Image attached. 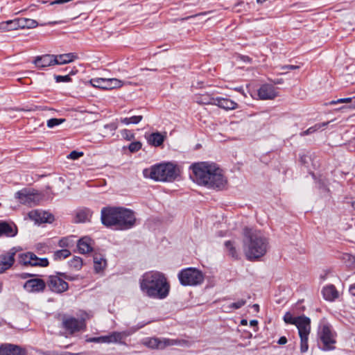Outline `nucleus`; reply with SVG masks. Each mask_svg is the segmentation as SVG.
<instances>
[{
	"label": "nucleus",
	"instance_id": "1",
	"mask_svg": "<svg viewBox=\"0 0 355 355\" xmlns=\"http://www.w3.org/2000/svg\"><path fill=\"white\" fill-rule=\"evenodd\" d=\"M193 179L198 184L208 188L224 189L227 184V180L223 170L214 163L198 162L191 166Z\"/></svg>",
	"mask_w": 355,
	"mask_h": 355
},
{
	"label": "nucleus",
	"instance_id": "2",
	"mask_svg": "<svg viewBox=\"0 0 355 355\" xmlns=\"http://www.w3.org/2000/svg\"><path fill=\"white\" fill-rule=\"evenodd\" d=\"M101 220L104 225L118 230L133 227L137 221L135 212L123 207H105L101 211Z\"/></svg>",
	"mask_w": 355,
	"mask_h": 355
},
{
	"label": "nucleus",
	"instance_id": "3",
	"mask_svg": "<svg viewBox=\"0 0 355 355\" xmlns=\"http://www.w3.org/2000/svg\"><path fill=\"white\" fill-rule=\"evenodd\" d=\"M243 235V250L248 260L256 261L265 255L268 241L261 231L245 227Z\"/></svg>",
	"mask_w": 355,
	"mask_h": 355
},
{
	"label": "nucleus",
	"instance_id": "4",
	"mask_svg": "<svg viewBox=\"0 0 355 355\" xmlns=\"http://www.w3.org/2000/svg\"><path fill=\"white\" fill-rule=\"evenodd\" d=\"M141 290L148 297L164 299L169 293L170 285L164 275L158 271L144 273L139 279Z\"/></svg>",
	"mask_w": 355,
	"mask_h": 355
},
{
	"label": "nucleus",
	"instance_id": "5",
	"mask_svg": "<svg viewBox=\"0 0 355 355\" xmlns=\"http://www.w3.org/2000/svg\"><path fill=\"white\" fill-rule=\"evenodd\" d=\"M145 177H149L156 181L171 182L177 176L175 167L170 163L160 164L144 171Z\"/></svg>",
	"mask_w": 355,
	"mask_h": 355
},
{
	"label": "nucleus",
	"instance_id": "6",
	"mask_svg": "<svg viewBox=\"0 0 355 355\" xmlns=\"http://www.w3.org/2000/svg\"><path fill=\"white\" fill-rule=\"evenodd\" d=\"M180 284L184 286H196L203 283L205 277L202 272L196 268H187L178 275Z\"/></svg>",
	"mask_w": 355,
	"mask_h": 355
},
{
	"label": "nucleus",
	"instance_id": "7",
	"mask_svg": "<svg viewBox=\"0 0 355 355\" xmlns=\"http://www.w3.org/2000/svg\"><path fill=\"white\" fill-rule=\"evenodd\" d=\"M184 341L169 338H148L143 340L142 344L153 349H164L166 347L180 345Z\"/></svg>",
	"mask_w": 355,
	"mask_h": 355
},
{
	"label": "nucleus",
	"instance_id": "8",
	"mask_svg": "<svg viewBox=\"0 0 355 355\" xmlns=\"http://www.w3.org/2000/svg\"><path fill=\"white\" fill-rule=\"evenodd\" d=\"M320 342L322 343V349L323 350H331L334 349V345L336 343V339L334 332L327 324H323L320 327L318 331Z\"/></svg>",
	"mask_w": 355,
	"mask_h": 355
},
{
	"label": "nucleus",
	"instance_id": "9",
	"mask_svg": "<svg viewBox=\"0 0 355 355\" xmlns=\"http://www.w3.org/2000/svg\"><path fill=\"white\" fill-rule=\"evenodd\" d=\"M90 84L102 89H114L121 87L124 83L117 78H95L89 80Z\"/></svg>",
	"mask_w": 355,
	"mask_h": 355
},
{
	"label": "nucleus",
	"instance_id": "10",
	"mask_svg": "<svg viewBox=\"0 0 355 355\" xmlns=\"http://www.w3.org/2000/svg\"><path fill=\"white\" fill-rule=\"evenodd\" d=\"M132 333V331H114L109 335L90 338L89 341L93 343H123V340L129 336Z\"/></svg>",
	"mask_w": 355,
	"mask_h": 355
},
{
	"label": "nucleus",
	"instance_id": "11",
	"mask_svg": "<svg viewBox=\"0 0 355 355\" xmlns=\"http://www.w3.org/2000/svg\"><path fill=\"white\" fill-rule=\"evenodd\" d=\"M19 261L24 266L45 267L49 265V261L47 259L38 258L32 252H26L21 254L19 257Z\"/></svg>",
	"mask_w": 355,
	"mask_h": 355
},
{
	"label": "nucleus",
	"instance_id": "12",
	"mask_svg": "<svg viewBox=\"0 0 355 355\" xmlns=\"http://www.w3.org/2000/svg\"><path fill=\"white\" fill-rule=\"evenodd\" d=\"M85 318L83 317L80 320L73 317H67L63 319L62 325L70 334H73L85 327Z\"/></svg>",
	"mask_w": 355,
	"mask_h": 355
},
{
	"label": "nucleus",
	"instance_id": "13",
	"mask_svg": "<svg viewBox=\"0 0 355 355\" xmlns=\"http://www.w3.org/2000/svg\"><path fill=\"white\" fill-rule=\"evenodd\" d=\"M17 197L21 203L31 207L36 205L40 200V196L37 193L28 189L18 191Z\"/></svg>",
	"mask_w": 355,
	"mask_h": 355
},
{
	"label": "nucleus",
	"instance_id": "14",
	"mask_svg": "<svg viewBox=\"0 0 355 355\" xmlns=\"http://www.w3.org/2000/svg\"><path fill=\"white\" fill-rule=\"evenodd\" d=\"M47 286L51 291L57 293L68 289V284L58 275H51L49 277Z\"/></svg>",
	"mask_w": 355,
	"mask_h": 355
},
{
	"label": "nucleus",
	"instance_id": "15",
	"mask_svg": "<svg viewBox=\"0 0 355 355\" xmlns=\"http://www.w3.org/2000/svg\"><path fill=\"white\" fill-rule=\"evenodd\" d=\"M55 55L45 54L35 58L33 64L40 69L56 64Z\"/></svg>",
	"mask_w": 355,
	"mask_h": 355
},
{
	"label": "nucleus",
	"instance_id": "16",
	"mask_svg": "<svg viewBox=\"0 0 355 355\" xmlns=\"http://www.w3.org/2000/svg\"><path fill=\"white\" fill-rule=\"evenodd\" d=\"M258 96L261 100H272L278 96V92L274 86L264 84L259 89Z\"/></svg>",
	"mask_w": 355,
	"mask_h": 355
},
{
	"label": "nucleus",
	"instance_id": "17",
	"mask_svg": "<svg viewBox=\"0 0 355 355\" xmlns=\"http://www.w3.org/2000/svg\"><path fill=\"white\" fill-rule=\"evenodd\" d=\"M295 326L298 329L300 336L309 335L311 331V320L308 317L305 315L298 316Z\"/></svg>",
	"mask_w": 355,
	"mask_h": 355
},
{
	"label": "nucleus",
	"instance_id": "18",
	"mask_svg": "<svg viewBox=\"0 0 355 355\" xmlns=\"http://www.w3.org/2000/svg\"><path fill=\"white\" fill-rule=\"evenodd\" d=\"M28 216L37 223H51L53 220V216L51 214L41 210L32 211Z\"/></svg>",
	"mask_w": 355,
	"mask_h": 355
},
{
	"label": "nucleus",
	"instance_id": "19",
	"mask_svg": "<svg viewBox=\"0 0 355 355\" xmlns=\"http://www.w3.org/2000/svg\"><path fill=\"white\" fill-rule=\"evenodd\" d=\"M46 284L41 279H31L26 281L24 288L30 293L40 292L45 288Z\"/></svg>",
	"mask_w": 355,
	"mask_h": 355
},
{
	"label": "nucleus",
	"instance_id": "20",
	"mask_svg": "<svg viewBox=\"0 0 355 355\" xmlns=\"http://www.w3.org/2000/svg\"><path fill=\"white\" fill-rule=\"evenodd\" d=\"M145 138L146 139L148 144L155 147H158L162 146L166 139V132H155L150 134H146Z\"/></svg>",
	"mask_w": 355,
	"mask_h": 355
},
{
	"label": "nucleus",
	"instance_id": "21",
	"mask_svg": "<svg viewBox=\"0 0 355 355\" xmlns=\"http://www.w3.org/2000/svg\"><path fill=\"white\" fill-rule=\"evenodd\" d=\"M16 250L11 249L1 257V272L10 268L15 262V255Z\"/></svg>",
	"mask_w": 355,
	"mask_h": 355
},
{
	"label": "nucleus",
	"instance_id": "22",
	"mask_svg": "<svg viewBox=\"0 0 355 355\" xmlns=\"http://www.w3.org/2000/svg\"><path fill=\"white\" fill-rule=\"evenodd\" d=\"M215 105L224 109L225 110H236L239 107L238 104L234 101L227 98L216 97L215 100Z\"/></svg>",
	"mask_w": 355,
	"mask_h": 355
},
{
	"label": "nucleus",
	"instance_id": "23",
	"mask_svg": "<svg viewBox=\"0 0 355 355\" xmlns=\"http://www.w3.org/2000/svg\"><path fill=\"white\" fill-rule=\"evenodd\" d=\"M93 245L94 242L89 237L84 236L78 240L77 246L80 253L86 254L92 252Z\"/></svg>",
	"mask_w": 355,
	"mask_h": 355
},
{
	"label": "nucleus",
	"instance_id": "24",
	"mask_svg": "<svg viewBox=\"0 0 355 355\" xmlns=\"http://www.w3.org/2000/svg\"><path fill=\"white\" fill-rule=\"evenodd\" d=\"M18 232L16 225L13 222L1 221V235L13 237Z\"/></svg>",
	"mask_w": 355,
	"mask_h": 355
},
{
	"label": "nucleus",
	"instance_id": "25",
	"mask_svg": "<svg viewBox=\"0 0 355 355\" xmlns=\"http://www.w3.org/2000/svg\"><path fill=\"white\" fill-rule=\"evenodd\" d=\"M56 64H65L70 63L78 58V55L73 53H69L60 55H55Z\"/></svg>",
	"mask_w": 355,
	"mask_h": 355
},
{
	"label": "nucleus",
	"instance_id": "26",
	"mask_svg": "<svg viewBox=\"0 0 355 355\" xmlns=\"http://www.w3.org/2000/svg\"><path fill=\"white\" fill-rule=\"evenodd\" d=\"M323 297L325 300L333 301L338 297V293L334 285H328L322 290Z\"/></svg>",
	"mask_w": 355,
	"mask_h": 355
},
{
	"label": "nucleus",
	"instance_id": "27",
	"mask_svg": "<svg viewBox=\"0 0 355 355\" xmlns=\"http://www.w3.org/2000/svg\"><path fill=\"white\" fill-rule=\"evenodd\" d=\"M1 355H21V350L17 345L3 344L1 345Z\"/></svg>",
	"mask_w": 355,
	"mask_h": 355
},
{
	"label": "nucleus",
	"instance_id": "28",
	"mask_svg": "<svg viewBox=\"0 0 355 355\" xmlns=\"http://www.w3.org/2000/svg\"><path fill=\"white\" fill-rule=\"evenodd\" d=\"M92 213L88 209H83L77 211L76 214L75 220L77 223H85L89 221L92 217Z\"/></svg>",
	"mask_w": 355,
	"mask_h": 355
},
{
	"label": "nucleus",
	"instance_id": "29",
	"mask_svg": "<svg viewBox=\"0 0 355 355\" xmlns=\"http://www.w3.org/2000/svg\"><path fill=\"white\" fill-rule=\"evenodd\" d=\"M106 260L101 254L94 255V268L96 272H101L106 266Z\"/></svg>",
	"mask_w": 355,
	"mask_h": 355
},
{
	"label": "nucleus",
	"instance_id": "30",
	"mask_svg": "<svg viewBox=\"0 0 355 355\" xmlns=\"http://www.w3.org/2000/svg\"><path fill=\"white\" fill-rule=\"evenodd\" d=\"M329 123V122H324V123H317V124L314 125L313 126L310 127L306 130L300 132V135L301 137H304L306 135L312 134V133L318 131L320 128H324L325 126H327L328 125Z\"/></svg>",
	"mask_w": 355,
	"mask_h": 355
},
{
	"label": "nucleus",
	"instance_id": "31",
	"mask_svg": "<svg viewBox=\"0 0 355 355\" xmlns=\"http://www.w3.org/2000/svg\"><path fill=\"white\" fill-rule=\"evenodd\" d=\"M216 98L211 97L208 94H202L197 98V102L200 104L214 105Z\"/></svg>",
	"mask_w": 355,
	"mask_h": 355
},
{
	"label": "nucleus",
	"instance_id": "32",
	"mask_svg": "<svg viewBox=\"0 0 355 355\" xmlns=\"http://www.w3.org/2000/svg\"><path fill=\"white\" fill-rule=\"evenodd\" d=\"M143 119V116H133L131 117H125L121 119V122L125 125L129 124H137L139 123Z\"/></svg>",
	"mask_w": 355,
	"mask_h": 355
},
{
	"label": "nucleus",
	"instance_id": "33",
	"mask_svg": "<svg viewBox=\"0 0 355 355\" xmlns=\"http://www.w3.org/2000/svg\"><path fill=\"white\" fill-rule=\"evenodd\" d=\"M16 21L15 19L8 20L6 21L1 22V31H10L13 30H17L18 28L15 25Z\"/></svg>",
	"mask_w": 355,
	"mask_h": 355
},
{
	"label": "nucleus",
	"instance_id": "34",
	"mask_svg": "<svg viewBox=\"0 0 355 355\" xmlns=\"http://www.w3.org/2000/svg\"><path fill=\"white\" fill-rule=\"evenodd\" d=\"M225 248H226L227 251L228 252L229 254L232 257L235 258V259L238 258L237 252H236V248L232 241H226L225 243Z\"/></svg>",
	"mask_w": 355,
	"mask_h": 355
},
{
	"label": "nucleus",
	"instance_id": "35",
	"mask_svg": "<svg viewBox=\"0 0 355 355\" xmlns=\"http://www.w3.org/2000/svg\"><path fill=\"white\" fill-rule=\"evenodd\" d=\"M71 254V252L69 250L67 249L60 250H57L54 252V259L55 260H61L62 259L67 258Z\"/></svg>",
	"mask_w": 355,
	"mask_h": 355
},
{
	"label": "nucleus",
	"instance_id": "36",
	"mask_svg": "<svg viewBox=\"0 0 355 355\" xmlns=\"http://www.w3.org/2000/svg\"><path fill=\"white\" fill-rule=\"evenodd\" d=\"M65 119H51L47 121L46 125L49 128H53L55 126L59 125L65 121Z\"/></svg>",
	"mask_w": 355,
	"mask_h": 355
},
{
	"label": "nucleus",
	"instance_id": "37",
	"mask_svg": "<svg viewBox=\"0 0 355 355\" xmlns=\"http://www.w3.org/2000/svg\"><path fill=\"white\" fill-rule=\"evenodd\" d=\"M298 320V317H293L290 312H286L284 315V321L287 324H295Z\"/></svg>",
	"mask_w": 355,
	"mask_h": 355
},
{
	"label": "nucleus",
	"instance_id": "38",
	"mask_svg": "<svg viewBox=\"0 0 355 355\" xmlns=\"http://www.w3.org/2000/svg\"><path fill=\"white\" fill-rule=\"evenodd\" d=\"M300 337V351L302 353H304L308 350V337L309 336H303Z\"/></svg>",
	"mask_w": 355,
	"mask_h": 355
},
{
	"label": "nucleus",
	"instance_id": "39",
	"mask_svg": "<svg viewBox=\"0 0 355 355\" xmlns=\"http://www.w3.org/2000/svg\"><path fill=\"white\" fill-rule=\"evenodd\" d=\"M121 133L123 138L127 141H131L135 138V134L129 130H122Z\"/></svg>",
	"mask_w": 355,
	"mask_h": 355
},
{
	"label": "nucleus",
	"instance_id": "40",
	"mask_svg": "<svg viewBox=\"0 0 355 355\" xmlns=\"http://www.w3.org/2000/svg\"><path fill=\"white\" fill-rule=\"evenodd\" d=\"M142 144L140 141H134L129 145L128 149L131 153H135L139 150Z\"/></svg>",
	"mask_w": 355,
	"mask_h": 355
},
{
	"label": "nucleus",
	"instance_id": "41",
	"mask_svg": "<svg viewBox=\"0 0 355 355\" xmlns=\"http://www.w3.org/2000/svg\"><path fill=\"white\" fill-rule=\"evenodd\" d=\"M16 24H15V26L19 28H26V18H18L15 19Z\"/></svg>",
	"mask_w": 355,
	"mask_h": 355
},
{
	"label": "nucleus",
	"instance_id": "42",
	"mask_svg": "<svg viewBox=\"0 0 355 355\" xmlns=\"http://www.w3.org/2000/svg\"><path fill=\"white\" fill-rule=\"evenodd\" d=\"M82 156H83V152H78V151L73 150V151L71 152L67 155V158L75 160V159H78L79 157H80Z\"/></svg>",
	"mask_w": 355,
	"mask_h": 355
},
{
	"label": "nucleus",
	"instance_id": "43",
	"mask_svg": "<svg viewBox=\"0 0 355 355\" xmlns=\"http://www.w3.org/2000/svg\"><path fill=\"white\" fill-rule=\"evenodd\" d=\"M352 101V98H339L336 101H331L329 104L330 105H336L338 103H351Z\"/></svg>",
	"mask_w": 355,
	"mask_h": 355
},
{
	"label": "nucleus",
	"instance_id": "44",
	"mask_svg": "<svg viewBox=\"0 0 355 355\" xmlns=\"http://www.w3.org/2000/svg\"><path fill=\"white\" fill-rule=\"evenodd\" d=\"M245 303H246V301L245 300L242 299V300H239L236 302H234V303L231 304L229 307L233 308L235 309H238L241 308V306H243V305H245Z\"/></svg>",
	"mask_w": 355,
	"mask_h": 355
},
{
	"label": "nucleus",
	"instance_id": "45",
	"mask_svg": "<svg viewBox=\"0 0 355 355\" xmlns=\"http://www.w3.org/2000/svg\"><path fill=\"white\" fill-rule=\"evenodd\" d=\"M118 125L116 123L113 122L104 125L105 129H108L112 132V135L114 134V131L117 129Z\"/></svg>",
	"mask_w": 355,
	"mask_h": 355
},
{
	"label": "nucleus",
	"instance_id": "46",
	"mask_svg": "<svg viewBox=\"0 0 355 355\" xmlns=\"http://www.w3.org/2000/svg\"><path fill=\"white\" fill-rule=\"evenodd\" d=\"M26 28H33L37 27L38 23L34 19L26 18Z\"/></svg>",
	"mask_w": 355,
	"mask_h": 355
},
{
	"label": "nucleus",
	"instance_id": "47",
	"mask_svg": "<svg viewBox=\"0 0 355 355\" xmlns=\"http://www.w3.org/2000/svg\"><path fill=\"white\" fill-rule=\"evenodd\" d=\"M71 264L77 268H79L82 266V259L80 257H76L71 261Z\"/></svg>",
	"mask_w": 355,
	"mask_h": 355
},
{
	"label": "nucleus",
	"instance_id": "48",
	"mask_svg": "<svg viewBox=\"0 0 355 355\" xmlns=\"http://www.w3.org/2000/svg\"><path fill=\"white\" fill-rule=\"evenodd\" d=\"M56 82H69L71 80V78L67 75V76H56L55 77Z\"/></svg>",
	"mask_w": 355,
	"mask_h": 355
},
{
	"label": "nucleus",
	"instance_id": "49",
	"mask_svg": "<svg viewBox=\"0 0 355 355\" xmlns=\"http://www.w3.org/2000/svg\"><path fill=\"white\" fill-rule=\"evenodd\" d=\"M70 238H63L59 241V245L60 247H67L70 244Z\"/></svg>",
	"mask_w": 355,
	"mask_h": 355
},
{
	"label": "nucleus",
	"instance_id": "50",
	"mask_svg": "<svg viewBox=\"0 0 355 355\" xmlns=\"http://www.w3.org/2000/svg\"><path fill=\"white\" fill-rule=\"evenodd\" d=\"M299 67L298 66H296V65H286V66H284L282 67V69L283 70H286V69H298Z\"/></svg>",
	"mask_w": 355,
	"mask_h": 355
},
{
	"label": "nucleus",
	"instance_id": "51",
	"mask_svg": "<svg viewBox=\"0 0 355 355\" xmlns=\"http://www.w3.org/2000/svg\"><path fill=\"white\" fill-rule=\"evenodd\" d=\"M277 343L279 345H285L287 343V338L285 336H282Z\"/></svg>",
	"mask_w": 355,
	"mask_h": 355
},
{
	"label": "nucleus",
	"instance_id": "52",
	"mask_svg": "<svg viewBox=\"0 0 355 355\" xmlns=\"http://www.w3.org/2000/svg\"><path fill=\"white\" fill-rule=\"evenodd\" d=\"M349 292L352 295H355V285H352L350 286Z\"/></svg>",
	"mask_w": 355,
	"mask_h": 355
},
{
	"label": "nucleus",
	"instance_id": "53",
	"mask_svg": "<svg viewBox=\"0 0 355 355\" xmlns=\"http://www.w3.org/2000/svg\"><path fill=\"white\" fill-rule=\"evenodd\" d=\"M283 82H284V81H283V80H282V79H277V80H275L273 81V83H274L275 85H279V84H282V83H283Z\"/></svg>",
	"mask_w": 355,
	"mask_h": 355
},
{
	"label": "nucleus",
	"instance_id": "54",
	"mask_svg": "<svg viewBox=\"0 0 355 355\" xmlns=\"http://www.w3.org/2000/svg\"><path fill=\"white\" fill-rule=\"evenodd\" d=\"M257 324H258V322L256 320H250V324L251 326H257Z\"/></svg>",
	"mask_w": 355,
	"mask_h": 355
},
{
	"label": "nucleus",
	"instance_id": "55",
	"mask_svg": "<svg viewBox=\"0 0 355 355\" xmlns=\"http://www.w3.org/2000/svg\"><path fill=\"white\" fill-rule=\"evenodd\" d=\"M235 90L241 92L244 96H246L245 93L243 92V90L241 88H236Z\"/></svg>",
	"mask_w": 355,
	"mask_h": 355
},
{
	"label": "nucleus",
	"instance_id": "56",
	"mask_svg": "<svg viewBox=\"0 0 355 355\" xmlns=\"http://www.w3.org/2000/svg\"><path fill=\"white\" fill-rule=\"evenodd\" d=\"M30 276H31V275L28 274V273H25V274L21 275V277L22 278H26V277H30Z\"/></svg>",
	"mask_w": 355,
	"mask_h": 355
},
{
	"label": "nucleus",
	"instance_id": "57",
	"mask_svg": "<svg viewBox=\"0 0 355 355\" xmlns=\"http://www.w3.org/2000/svg\"><path fill=\"white\" fill-rule=\"evenodd\" d=\"M241 323L243 325H245V324H247V320H242Z\"/></svg>",
	"mask_w": 355,
	"mask_h": 355
},
{
	"label": "nucleus",
	"instance_id": "58",
	"mask_svg": "<svg viewBox=\"0 0 355 355\" xmlns=\"http://www.w3.org/2000/svg\"><path fill=\"white\" fill-rule=\"evenodd\" d=\"M266 0H257V3H263V2H265Z\"/></svg>",
	"mask_w": 355,
	"mask_h": 355
},
{
	"label": "nucleus",
	"instance_id": "59",
	"mask_svg": "<svg viewBox=\"0 0 355 355\" xmlns=\"http://www.w3.org/2000/svg\"><path fill=\"white\" fill-rule=\"evenodd\" d=\"M253 307L255 309V310L258 311V309H259V305L258 304H254Z\"/></svg>",
	"mask_w": 355,
	"mask_h": 355
},
{
	"label": "nucleus",
	"instance_id": "60",
	"mask_svg": "<svg viewBox=\"0 0 355 355\" xmlns=\"http://www.w3.org/2000/svg\"><path fill=\"white\" fill-rule=\"evenodd\" d=\"M55 24V22H49V23H46V24H42L41 25L42 26H44V25H46V24Z\"/></svg>",
	"mask_w": 355,
	"mask_h": 355
},
{
	"label": "nucleus",
	"instance_id": "61",
	"mask_svg": "<svg viewBox=\"0 0 355 355\" xmlns=\"http://www.w3.org/2000/svg\"><path fill=\"white\" fill-rule=\"evenodd\" d=\"M345 108H352L351 106H346V107H343L341 109H345Z\"/></svg>",
	"mask_w": 355,
	"mask_h": 355
}]
</instances>
